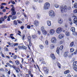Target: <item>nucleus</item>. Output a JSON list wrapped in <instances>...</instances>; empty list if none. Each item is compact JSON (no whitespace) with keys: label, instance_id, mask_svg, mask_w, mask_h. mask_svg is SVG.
<instances>
[{"label":"nucleus","instance_id":"7c9ffc66","mask_svg":"<svg viewBox=\"0 0 77 77\" xmlns=\"http://www.w3.org/2000/svg\"><path fill=\"white\" fill-rule=\"evenodd\" d=\"M15 62L16 63V65H18L20 64V62L18 61V60L16 61Z\"/></svg>","mask_w":77,"mask_h":77},{"label":"nucleus","instance_id":"6e6552de","mask_svg":"<svg viewBox=\"0 0 77 77\" xmlns=\"http://www.w3.org/2000/svg\"><path fill=\"white\" fill-rule=\"evenodd\" d=\"M68 55H69V52L68 51H66L64 53L63 56L65 57H67Z\"/></svg>","mask_w":77,"mask_h":77},{"label":"nucleus","instance_id":"393cba45","mask_svg":"<svg viewBox=\"0 0 77 77\" xmlns=\"http://www.w3.org/2000/svg\"><path fill=\"white\" fill-rule=\"evenodd\" d=\"M70 51L71 53H72L74 51V49L73 48H72L70 49Z\"/></svg>","mask_w":77,"mask_h":77},{"label":"nucleus","instance_id":"e2e57ef3","mask_svg":"<svg viewBox=\"0 0 77 77\" xmlns=\"http://www.w3.org/2000/svg\"><path fill=\"white\" fill-rule=\"evenodd\" d=\"M17 56L15 55V56H14L13 58H14V59H17Z\"/></svg>","mask_w":77,"mask_h":77},{"label":"nucleus","instance_id":"c03bdc74","mask_svg":"<svg viewBox=\"0 0 77 77\" xmlns=\"http://www.w3.org/2000/svg\"><path fill=\"white\" fill-rule=\"evenodd\" d=\"M60 44H62L63 43V40H61L60 42Z\"/></svg>","mask_w":77,"mask_h":77},{"label":"nucleus","instance_id":"a211bd4d","mask_svg":"<svg viewBox=\"0 0 77 77\" xmlns=\"http://www.w3.org/2000/svg\"><path fill=\"white\" fill-rule=\"evenodd\" d=\"M43 70L44 71L46 72V74H48V69L46 68H44L43 69Z\"/></svg>","mask_w":77,"mask_h":77},{"label":"nucleus","instance_id":"20e7f679","mask_svg":"<svg viewBox=\"0 0 77 77\" xmlns=\"http://www.w3.org/2000/svg\"><path fill=\"white\" fill-rule=\"evenodd\" d=\"M49 16L52 17V16H55V14L53 10L50 11L49 12Z\"/></svg>","mask_w":77,"mask_h":77},{"label":"nucleus","instance_id":"473e14b6","mask_svg":"<svg viewBox=\"0 0 77 77\" xmlns=\"http://www.w3.org/2000/svg\"><path fill=\"white\" fill-rule=\"evenodd\" d=\"M15 70L16 71V72H19V71H20V69H19L17 68H16L15 69Z\"/></svg>","mask_w":77,"mask_h":77},{"label":"nucleus","instance_id":"774afa93","mask_svg":"<svg viewBox=\"0 0 77 77\" xmlns=\"http://www.w3.org/2000/svg\"><path fill=\"white\" fill-rule=\"evenodd\" d=\"M2 57H4L5 58V55H4L3 54H2Z\"/></svg>","mask_w":77,"mask_h":77},{"label":"nucleus","instance_id":"f03ea898","mask_svg":"<svg viewBox=\"0 0 77 77\" xmlns=\"http://www.w3.org/2000/svg\"><path fill=\"white\" fill-rule=\"evenodd\" d=\"M50 4L48 2H46L44 5V9L45 10H47L50 8Z\"/></svg>","mask_w":77,"mask_h":77},{"label":"nucleus","instance_id":"37998d69","mask_svg":"<svg viewBox=\"0 0 77 77\" xmlns=\"http://www.w3.org/2000/svg\"><path fill=\"white\" fill-rule=\"evenodd\" d=\"M10 47H14V44L13 43H11L10 44Z\"/></svg>","mask_w":77,"mask_h":77},{"label":"nucleus","instance_id":"aec40b11","mask_svg":"<svg viewBox=\"0 0 77 77\" xmlns=\"http://www.w3.org/2000/svg\"><path fill=\"white\" fill-rule=\"evenodd\" d=\"M36 38H37V36H36V35L35 34L32 35V39H36Z\"/></svg>","mask_w":77,"mask_h":77},{"label":"nucleus","instance_id":"58836bf2","mask_svg":"<svg viewBox=\"0 0 77 77\" xmlns=\"http://www.w3.org/2000/svg\"><path fill=\"white\" fill-rule=\"evenodd\" d=\"M40 17H41V15L39 14H37V18H39Z\"/></svg>","mask_w":77,"mask_h":77},{"label":"nucleus","instance_id":"338daca9","mask_svg":"<svg viewBox=\"0 0 77 77\" xmlns=\"http://www.w3.org/2000/svg\"><path fill=\"white\" fill-rule=\"evenodd\" d=\"M71 76L70 75V74H68L67 75V77H71Z\"/></svg>","mask_w":77,"mask_h":77},{"label":"nucleus","instance_id":"f3484780","mask_svg":"<svg viewBox=\"0 0 77 77\" xmlns=\"http://www.w3.org/2000/svg\"><path fill=\"white\" fill-rule=\"evenodd\" d=\"M5 21V19L3 17H1L0 18V23H3L2 21Z\"/></svg>","mask_w":77,"mask_h":77},{"label":"nucleus","instance_id":"0eeeda50","mask_svg":"<svg viewBox=\"0 0 77 77\" xmlns=\"http://www.w3.org/2000/svg\"><path fill=\"white\" fill-rule=\"evenodd\" d=\"M73 17H74V19L73 23L75 24L76 25H77V18H76V17L75 16H73Z\"/></svg>","mask_w":77,"mask_h":77},{"label":"nucleus","instance_id":"f8f14e48","mask_svg":"<svg viewBox=\"0 0 77 77\" xmlns=\"http://www.w3.org/2000/svg\"><path fill=\"white\" fill-rule=\"evenodd\" d=\"M28 40L29 42V45L31 46L32 45V43H31V37L30 36H29L28 37Z\"/></svg>","mask_w":77,"mask_h":77},{"label":"nucleus","instance_id":"8fccbe9b","mask_svg":"<svg viewBox=\"0 0 77 77\" xmlns=\"http://www.w3.org/2000/svg\"><path fill=\"white\" fill-rule=\"evenodd\" d=\"M32 8L34 10H35L36 9V7L35 6H33Z\"/></svg>","mask_w":77,"mask_h":77},{"label":"nucleus","instance_id":"de8ad7c7","mask_svg":"<svg viewBox=\"0 0 77 77\" xmlns=\"http://www.w3.org/2000/svg\"><path fill=\"white\" fill-rule=\"evenodd\" d=\"M38 1L39 3H42L43 2V0H38Z\"/></svg>","mask_w":77,"mask_h":77},{"label":"nucleus","instance_id":"864d4df0","mask_svg":"<svg viewBox=\"0 0 77 77\" xmlns=\"http://www.w3.org/2000/svg\"><path fill=\"white\" fill-rule=\"evenodd\" d=\"M20 67L21 69H22L23 68V65L21 64H20Z\"/></svg>","mask_w":77,"mask_h":77},{"label":"nucleus","instance_id":"69168bd1","mask_svg":"<svg viewBox=\"0 0 77 77\" xmlns=\"http://www.w3.org/2000/svg\"><path fill=\"white\" fill-rule=\"evenodd\" d=\"M11 2L12 3V4H15V2H14V1H11Z\"/></svg>","mask_w":77,"mask_h":77},{"label":"nucleus","instance_id":"a878e982","mask_svg":"<svg viewBox=\"0 0 77 77\" xmlns=\"http://www.w3.org/2000/svg\"><path fill=\"white\" fill-rule=\"evenodd\" d=\"M54 6L56 8H58L59 7V5L57 4H55L54 5Z\"/></svg>","mask_w":77,"mask_h":77},{"label":"nucleus","instance_id":"72a5a7b5","mask_svg":"<svg viewBox=\"0 0 77 77\" xmlns=\"http://www.w3.org/2000/svg\"><path fill=\"white\" fill-rule=\"evenodd\" d=\"M17 22H18L19 24H22L23 23V22L20 20H17Z\"/></svg>","mask_w":77,"mask_h":77},{"label":"nucleus","instance_id":"4be33fe9","mask_svg":"<svg viewBox=\"0 0 77 77\" xmlns=\"http://www.w3.org/2000/svg\"><path fill=\"white\" fill-rule=\"evenodd\" d=\"M71 30L72 32H74L75 30V28L74 27H72L71 29Z\"/></svg>","mask_w":77,"mask_h":77},{"label":"nucleus","instance_id":"6ab92c4d","mask_svg":"<svg viewBox=\"0 0 77 77\" xmlns=\"http://www.w3.org/2000/svg\"><path fill=\"white\" fill-rule=\"evenodd\" d=\"M73 66L76 67L77 66V61L74 62L73 64Z\"/></svg>","mask_w":77,"mask_h":77},{"label":"nucleus","instance_id":"49530a36","mask_svg":"<svg viewBox=\"0 0 77 77\" xmlns=\"http://www.w3.org/2000/svg\"><path fill=\"white\" fill-rule=\"evenodd\" d=\"M73 69L75 71H76L77 72V68L76 67H74L73 68Z\"/></svg>","mask_w":77,"mask_h":77},{"label":"nucleus","instance_id":"680f3d73","mask_svg":"<svg viewBox=\"0 0 77 77\" xmlns=\"http://www.w3.org/2000/svg\"><path fill=\"white\" fill-rule=\"evenodd\" d=\"M77 50H76L75 51L74 53L73 54H77Z\"/></svg>","mask_w":77,"mask_h":77},{"label":"nucleus","instance_id":"09e8293b","mask_svg":"<svg viewBox=\"0 0 77 77\" xmlns=\"http://www.w3.org/2000/svg\"><path fill=\"white\" fill-rule=\"evenodd\" d=\"M18 45V43H14V46H17V45Z\"/></svg>","mask_w":77,"mask_h":77},{"label":"nucleus","instance_id":"1a4fd4ad","mask_svg":"<svg viewBox=\"0 0 77 77\" xmlns=\"http://www.w3.org/2000/svg\"><path fill=\"white\" fill-rule=\"evenodd\" d=\"M41 29V30L42 31V33L44 35H47V31H45L44 30V27H42Z\"/></svg>","mask_w":77,"mask_h":77},{"label":"nucleus","instance_id":"c9c22d12","mask_svg":"<svg viewBox=\"0 0 77 77\" xmlns=\"http://www.w3.org/2000/svg\"><path fill=\"white\" fill-rule=\"evenodd\" d=\"M74 7L75 8H77V3H75L74 4Z\"/></svg>","mask_w":77,"mask_h":77},{"label":"nucleus","instance_id":"412c9836","mask_svg":"<svg viewBox=\"0 0 77 77\" xmlns=\"http://www.w3.org/2000/svg\"><path fill=\"white\" fill-rule=\"evenodd\" d=\"M55 47L54 45L53 44H51L50 46V48L51 49H53Z\"/></svg>","mask_w":77,"mask_h":77},{"label":"nucleus","instance_id":"39448f33","mask_svg":"<svg viewBox=\"0 0 77 77\" xmlns=\"http://www.w3.org/2000/svg\"><path fill=\"white\" fill-rule=\"evenodd\" d=\"M12 11L11 14L12 15H15L16 14V12L15 11V8L14 7H13L11 9Z\"/></svg>","mask_w":77,"mask_h":77},{"label":"nucleus","instance_id":"cd10ccee","mask_svg":"<svg viewBox=\"0 0 77 77\" xmlns=\"http://www.w3.org/2000/svg\"><path fill=\"white\" fill-rule=\"evenodd\" d=\"M60 50H62L63 49V46L62 45H61L60 48Z\"/></svg>","mask_w":77,"mask_h":77},{"label":"nucleus","instance_id":"b1692460","mask_svg":"<svg viewBox=\"0 0 77 77\" xmlns=\"http://www.w3.org/2000/svg\"><path fill=\"white\" fill-rule=\"evenodd\" d=\"M69 70H67L65 71L64 72V74H67L69 73Z\"/></svg>","mask_w":77,"mask_h":77},{"label":"nucleus","instance_id":"7ed1b4c3","mask_svg":"<svg viewBox=\"0 0 77 77\" xmlns=\"http://www.w3.org/2000/svg\"><path fill=\"white\" fill-rule=\"evenodd\" d=\"M62 30H63L62 28L61 27H59L57 29L56 32L58 34H59L61 33Z\"/></svg>","mask_w":77,"mask_h":77},{"label":"nucleus","instance_id":"f704fd0d","mask_svg":"<svg viewBox=\"0 0 77 77\" xmlns=\"http://www.w3.org/2000/svg\"><path fill=\"white\" fill-rule=\"evenodd\" d=\"M16 18H17V16H14L13 17H12L11 19L13 20H15V19H16Z\"/></svg>","mask_w":77,"mask_h":77},{"label":"nucleus","instance_id":"e433bc0d","mask_svg":"<svg viewBox=\"0 0 77 77\" xmlns=\"http://www.w3.org/2000/svg\"><path fill=\"white\" fill-rule=\"evenodd\" d=\"M57 66H58L59 68H61V67L60 66V64L59 63H58L57 64Z\"/></svg>","mask_w":77,"mask_h":77},{"label":"nucleus","instance_id":"bf43d9fd","mask_svg":"<svg viewBox=\"0 0 77 77\" xmlns=\"http://www.w3.org/2000/svg\"><path fill=\"white\" fill-rule=\"evenodd\" d=\"M0 71H5V70H4V69H0Z\"/></svg>","mask_w":77,"mask_h":77},{"label":"nucleus","instance_id":"c85d7f7f","mask_svg":"<svg viewBox=\"0 0 77 77\" xmlns=\"http://www.w3.org/2000/svg\"><path fill=\"white\" fill-rule=\"evenodd\" d=\"M59 48H57L56 51L58 54H59Z\"/></svg>","mask_w":77,"mask_h":77},{"label":"nucleus","instance_id":"423d86ee","mask_svg":"<svg viewBox=\"0 0 77 77\" xmlns=\"http://www.w3.org/2000/svg\"><path fill=\"white\" fill-rule=\"evenodd\" d=\"M57 41V39H56V38L55 37H53L51 39V42L53 44H54V43H56V41Z\"/></svg>","mask_w":77,"mask_h":77},{"label":"nucleus","instance_id":"0e129e2a","mask_svg":"<svg viewBox=\"0 0 77 77\" xmlns=\"http://www.w3.org/2000/svg\"><path fill=\"white\" fill-rule=\"evenodd\" d=\"M24 26H22L21 27H20L21 29H22V30H23V29H24Z\"/></svg>","mask_w":77,"mask_h":77},{"label":"nucleus","instance_id":"6e6d98bb","mask_svg":"<svg viewBox=\"0 0 77 77\" xmlns=\"http://www.w3.org/2000/svg\"><path fill=\"white\" fill-rule=\"evenodd\" d=\"M5 51H8V49L6 48V47H5Z\"/></svg>","mask_w":77,"mask_h":77},{"label":"nucleus","instance_id":"4468645a","mask_svg":"<svg viewBox=\"0 0 77 77\" xmlns=\"http://www.w3.org/2000/svg\"><path fill=\"white\" fill-rule=\"evenodd\" d=\"M47 24L48 26L50 27L51 26V22L50 20H48L47 21Z\"/></svg>","mask_w":77,"mask_h":77},{"label":"nucleus","instance_id":"4c0bfd02","mask_svg":"<svg viewBox=\"0 0 77 77\" xmlns=\"http://www.w3.org/2000/svg\"><path fill=\"white\" fill-rule=\"evenodd\" d=\"M45 43L46 45H48V40L46 41Z\"/></svg>","mask_w":77,"mask_h":77},{"label":"nucleus","instance_id":"9d476101","mask_svg":"<svg viewBox=\"0 0 77 77\" xmlns=\"http://www.w3.org/2000/svg\"><path fill=\"white\" fill-rule=\"evenodd\" d=\"M34 24L35 26H38L39 24V22L38 20H35L34 21Z\"/></svg>","mask_w":77,"mask_h":77},{"label":"nucleus","instance_id":"c756f323","mask_svg":"<svg viewBox=\"0 0 77 77\" xmlns=\"http://www.w3.org/2000/svg\"><path fill=\"white\" fill-rule=\"evenodd\" d=\"M6 64L7 65H8L9 66H10L11 68L12 67V66L10 64L8 63H6Z\"/></svg>","mask_w":77,"mask_h":77},{"label":"nucleus","instance_id":"2f4dec72","mask_svg":"<svg viewBox=\"0 0 77 77\" xmlns=\"http://www.w3.org/2000/svg\"><path fill=\"white\" fill-rule=\"evenodd\" d=\"M65 34L66 36H69V32H66Z\"/></svg>","mask_w":77,"mask_h":77},{"label":"nucleus","instance_id":"9b49d317","mask_svg":"<svg viewBox=\"0 0 77 77\" xmlns=\"http://www.w3.org/2000/svg\"><path fill=\"white\" fill-rule=\"evenodd\" d=\"M58 22L60 24H61L63 23V20L61 18H60L58 20Z\"/></svg>","mask_w":77,"mask_h":77},{"label":"nucleus","instance_id":"2eb2a0df","mask_svg":"<svg viewBox=\"0 0 77 77\" xmlns=\"http://www.w3.org/2000/svg\"><path fill=\"white\" fill-rule=\"evenodd\" d=\"M64 36L63 34H60L58 36V38L60 39H62V38H63Z\"/></svg>","mask_w":77,"mask_h":77},{"label":"nucleus","instance_id":"ddd939ff","mask_svg":"<svg viewBox=\"0 0 77 77\" xmlns=\"http://www.w3.org/2000/svg\"><path fill=\"white\" fill-rule=\"evenodd\" d=\"M55 33V31L54 29H51L50 31V33L51 35H53Z\"/></svg>","mask_w":77,"mask_h":77},{"label":"nucleus","instance_id":"ea45409f","mask_svg":"<svg viewBox=\"0 0 77 77\" xmlns=\"http://www.w3.org/2000/svg\"><path fill=\"white\" fill-rule=\"evenodd\" d=\"M39 46H40V47L41 49H43V48H44V46H43V45H40Z\"/></svg>","mask_w":77,"mask_h":77},{"label":"nucleus","instance_id":"79ce46f5","mask_svg":"<svg viewBox=\"0 0 77 77\" xmlns=\"http://www.w3.org/2000/svg\"><path fill=\"white\" fill-rule=\"evenodd\" d=\"M18 47L19 49H22L23 48V46H18Z\"/></svg>","mask_w":77,"mask_h":77},{"label":"nucleus","instance_id":"3c124183","mask_svg":"<svg viewBox=\"0 0 77 77\" xmlns=\"http://www.w3.org/2000/svg\"><path fill=\"white\" fill-rule=\"evenodd\" d=\"M25 4L26 5H29V2L27 1L25 2Z\"/></svg>","mask_w":77,"mask_h":77},{"label":"nucleus","instance_id":"dca6fc26","mask_svg":"<svg viewBox=\"0 0 77 77\" xmlns=\"http://www.w3.org/2000/svg\"><path fill=\"white\" fill-rule=\"evenodd\" d=\"M51 57H52L53 60H54V59H56V57H55V56H54V54H51Z\"/></svg>","mask_w":77,"mask_h":77},{"label":"nucleus","instance_id":"5fc2aeb1","mask_svg":"<svg viewBox=\"0 0 77 77\" xmlns=\"http://www.w3.org/2000/svg\"><path fill=\"white\" fill-rule=\"evenodd\" d=\"M74 13H77V9H75L73 11Z\"/></svg>","mask_w":77,"mask_h":77},{"label":"nucleus","instance_id":"052dcab7","mask_svg":"<svg viewBox=\"0 0 77 77\" xmlns=\"http://www.w3.org/2000/svg\"><path fill=\"white\" fill-rule=\"evenodd\" d=\"M10 38L12 39H15V38H14V37L12 36H10Z\"/></svg>","mask_w":77,"mask_h":77},{"label":"nucleus","instance_id":"603ef678","mask_svg":"<svg viewBox=\"0 0 77 77\" xmlns=\"http://www.w3.org/2000/svg\"><path fill=\"white\" fill-rule=\"evenodd\" d=\"M30 26L29 25H27V29H30Z\"/></svg>","mask_w":77,"mask_h":77},{"label":"nucleus","instance_id":"a19ab883","mask_svg":"<svg viewBox=\"0 0 77 77\" xmlns=\"http://www.w3.org/2000/svg\"><path fill=\"white\" fill-rule=\"evenodd\" d=\"M66 9H67V11H68L69 10H71V8L70 7H68V8H67V7H66Z\"/></svg>","mask_w":77,"mask_h":77},{"label":"nucleus","instance_id":"bb28decb","mask_svg":"<svg viewBox=\"0 0 77 77\" xmlns=\"http://www.w3.org/2000/svg\"><path fill=\"white\" fill-rule=\"evenodd\" d=\"M14 25H16L18 24V22H17V21H16V20H14Z\"/></svg>","mask_w":77,"mask_h":77},{"label":"nucleus","instance_id":"5701e85b","mask_svg":"<svg viewBox=\"0 0 77 77\" xmlns=\"http://www.w3.org/2000/svg\"><path fill=\"white\" fill-rule=\"evenodd\" d=\"M74 42H72L70 43L69 46L70 47H72V46L74 45Z\"/></svg>","mask_w":77,"mask_h":77},{"label":"nucleus","instance_id":"f257e3e1","mask_svg":"<svg viewBox=\"0 0 77 77\" xmlns=\"http://www.w3.org/2000/svg\"><path fill=\"white\" fill-rule=\"evenodd\" d=\"M60 8L62 13L66 12L68 11V9L66 8V5L65 6L64 8L63 6H60Z\"/></svg>","mask_w":77,"mask_h":77},{"label":"nucleus","instance_id":"a18cd8bd","mask_svg":"<svg viewBox=\"0 0 77 77\" xmlns=\"http://www.w3.org/2000/svg\"><path fill=\"white\" fill-rule=\"evenodd\" d=\"M22 48H23V49L26 50V49H27V48L25 46H22Z\"/></svg>","mask_w":77,"mask_h":77},{"label":"nucleus","instance_id":"4d7b16f0","mask_svg":"<svg viewBox=\"0 0 77 77\" xmlns=\"http://www.w3.org/2000/svg\"><path fill=\"white\" fill-rule=\"evenodd\" d=\"M7 20L8 21H11V19H10V17H8V18L7 19Z\"/></svg>","mask_w":77,"mask_h":77},{"label":"nucleus","instance_id":"13d9d810","mask_svg":"<svg viewBox=\"0 0 77 77\" xmlns=\"http://www.w3.org/2000/svg\"><path fill=\"white\" fill-rule=\"evenodd\" d=\"M12 67H13V68H14V69H15L16 68H17V67H16V66L14 65H13V66H12Z\"/></svg>","mask_w":77,"mask_h":77}]
</instances>
